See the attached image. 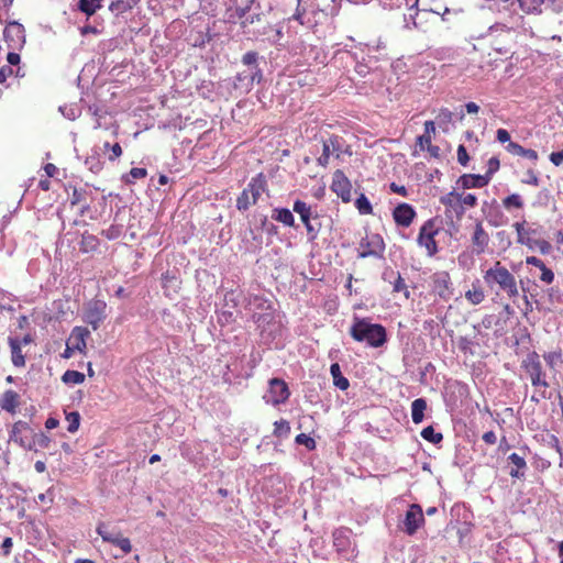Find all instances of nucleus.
<instances>
[{"label": "nucleus", "instance_id": "obj_48", "mask_svg": "<svg viewBox=\"0 0 563 563\" xmlns=\"http://www.w3.org/2000/svg\"><path fill=\"white\" fill-rule=\"evenodd\" d=\"M112 544L118 547L124 554H128L132 551L131 541L122 534L117 538Z\"/></svg>", "mask_w": 563, "mask_h": 563}, {"label": "nucleus", "instance_id": "obj_49", "mask_svg": "<svg viewBox=\"0 0 563 563\" xmlns=\"http://www.w3.org/2000/svg\"><path fill=\"white\" fill-rule=\"evenodd\" d=\"M457 202H461L466 207L473 208L477 205V197L474 194L460 192Z\"/></svg>", "mask_w": 563, "mask_h": 563}, {"label": "nucleus", "instance_id": "obj_11", "mask_svg": "<svg viewBox=\"0 0 563 563\" xmlns=\"http://www.w3.org/2000/svg\"><path fill=\"white\" fill-rule=\"evenodd\" d=\"M294 212L298 213L305 228L307 230V234L309 239L312 241L318 236L319 228L314 227L311 223L312 218V209L309 205H307L302 200H296L292 205Z\"/></svg>", "mask_w": 563, "mask_h": 563}, {"label": "nucleus", "instance_id": "obj_1", "mask_svg": "<svg viewBox=\"0 0 563 563\" xmlns=\"http://www.w3.org/2000/svg\"><path fill=\"white\" fill-rule=\"evenodd\" d=\"M484 283L496 297L515 299L519 296V288L514 274L500 262H495L483 275Z\"/></svg>", "mask_w": 563, "mask_h": 563}, {"label": "nucleus", "instance_id": "obj_13", "mask_svg": "<svg viewBox=\"0 0 563 563\" xmlns=\"http://www.w3.org/2000/svg\"><path fill=\"white\" fill-rule=\"evenodd\" d=\"M342 153V142L339 136H331L323 141L322 154L318 158V164L322 167H327L331 156L340 157Z\"/></svg>", "mask_w": 563, "mask_h": 563}, {"label": "nucleus", "instance_id": "obj_53", "mask_svg": "<svg viewBox=\"0 0 563 563\" xmlns=\"http://www.w3.org/2000/svg\"><path fill=\"white\" fill-rule=\"evenodd\" d=\"M531 249H538L542 254H547L551 250V244L545 240H536L533 245H530Z\"/></svg>", "mask_w": 563, "mask_h": 563}, {"label": "nucleus", "instance_id": "obj_26", "mask_svg": "<svg viewBox=\"0 0 563 563\" xmlns=\"http://www.w3.org/2000/svg\"><path fill=\"white\" fill-rule=\"evenodd\" d=\"M90 332L87 328L76 327L73 329L70 339L75 341L73 349L84 352L86 349V339Z\"/></svg>", "mask_w": 563, "mask_h": 563}, {"label": "nucleus", "instance_id": "obj_33", "mask_svg": "<svg viewBox=\"0 0 563 563\" xmlns=\"http://www.w3.org/2000/svg\"><path fill=\"white\" fill-rule=\"evenodd\" d=\"M389 275L390 276L396 275V279L393 283V291L394 292H404V296L406 297V299H408L410 297V291L408 290V287L404 280V278L401 277V275L399 273H395L393 271L389 273ZM387 277H388V274L385 273L384 279L387 280Z\"/></svg>", "mask_w": 563, "mask_h": 563}, {"label": "nucleus", "instance_id": "obj_2", "mask_svg": "<svg viewBox=\"0 0 563 563\" xmlns=\"http://www.w3.org/2000/svg\"><path fill=\"white\" fill-rule=\"evenodd\" d=\"M261 59L264 60V57L255 51H249L242 56L241 63L246 69L239 71L232 79L233 89L239 95H247L254 84H261L264 79L263 69L260 67Z\"/></svg>", "mask_w": 563, "mask_h": 563}, {"label": "nucleus", "instance_id": "obj_31", "mask_svg": "<svg viewBox=\"0 0 563 563\" xmlns=\"http://www.w3.org/2000/svg\"><path fill=\"white\" fill-rule=\"evenodd\" d=\"M496 201L492 202L484 201L482 206V212L486 216L488 222L495 227L499 225V222L496 220L497 217H501L497 207H495Z\"/></svg>", "mask_w": 563, "mask_h": 563}, {"label": "nucleus", "instance_id": "obj_4", "mask_svg": "<svg viewBox=\"0 0 563 563\" xmlns=\"http://www.w3.org/2000/svg\"><path fill=\"white\" fill-rule=\"evenodd\" d=\"M522 365L533 387L545 389L550 386L541 356L537 352L529 353Z\"/></svg>", "mask_w": 563, "mask_h": 563}, {"label": "nucleus", "instance_id": "obj_55", "mask_svg": "<svg viewBox=\"0 0 563 563\" xmlns=\"http://www.w3.org/2000/svg\"><path fill=\"white\" fill-rule=\"evenodd\" d=\"M540 269H541L540 279L547 284H551L554 279V273L550 268H548L545 266V264Z\"/></svg>", "mask_w": 563, "mask_h": 563}, {"label": "nucleus", "instance_id": "obj_32", "mask_svg": "<svg viewBox=\"0 0 563 563\" xmlns=\"http://www.w3.org/2000/svg\"><path fill=\"white\" fill-rule=\"evenodd\" d=\"M136 0H112L109 9L115 15L122 14L133 8Z\"/></svg>", "mask_w": 563, "mask_h": 563}, {"label": "nucleus", "instance_id": "obj_44", "mask_svg": "<svg viewBox=\"0 0 563 563\" xmlns=\"http://www.w3.org/2000/svg\"><path fill=\"white\" fill-rule=\"evenodd\" d=\"M290 433V424L288 421L282 419L274 423V434L279 438H286Z\"/></svg>", "mask_w": 563, "mask_h": 563}, {"label": "nucleus", "instance_id": "obj_62", "mask_svg": "<svg viewBox=\"0 0 563 563\" xmlns=\"http://www.w3.org/2000/svg\"><path fill=\"white\" fill-rule=\"evenodd\" d=\"M417 143L421 150H427L431 144V135H420L417 137Z\"/></svg>", "mask_w": 563, "mask_h": 563}, {"label": "nucleus", "instance_id": "obj_40", "mask_svg": "<svg viewBox=\"0 0 563 563\" xmlns=\"http://www.w3.org/2000/svg\"><path fill=\"white\" fill-rule=\"evenodd\" d=\"M308 1L297 0V8L291 19L298 21L301 25L308 24L309 21H306L307 5Z\"/></svg>", "mask_w": 563, "mask_h": 563}, {"label": "nucleus", "instance_id": "obj_37", "mask_svg": "<svg viewBox=\"0 0 563 563\" xmlns=\"http://www.w3.org/2000/svg\"><path fill=\"white\" fill-rule=\"evenodd\" d=\"M62 380L65 383V384H73V385H79L81 383H84L85 380V375L78 371H74V369H67L63 376H62Z\"/></svg>", "mask_w": 563, "mask_h": 563}, {"label": "nucleus", "instance_id": "obj_8", "mask_svg": "<svg viewBox=\"0 0 563 563\" xmlns=\"http://www.w3.org/2000/svg\"><path fill=\"white\" fill-rule=\"evenodd\" d=\"M290 396L289 388L287 384L280 378H272L269 380V388L267 394L264 396V399L267 404L273 406H278L288 400Z\"/></svg>", "mask_w": 563, "mask_h": 563}, {"label": "nucleus", "instance_id": "obj_10", "mask_svg": "<svg viewBox=\"0 0 563 563\" xmlns=\"http://www.w3.org/2000/svg\"><path fill=\"white\" fill-rule=\"evenodd\" d=\"M438 231L434 229V223L432 220H428L420 228L419 235L417 242L419 246L424 247L427 250L428 256H434L438 253V244L434 239Z\"/></svg>", "mask_w": 563, "mask_h": 563}, {"label": "nucleus", "instance_id": "obj_38", "mask_svg": "<svg viewBox=\"0 0 563 563\" xmlns=\"http://www.w3.org/2000/svg\"><path fill=\"white\" fill-rule=\"evenodd\" d=\"M417 4L418 0L409 8V12L404 15V29L406 30H413V23L418 22Z\"/></svg>", "mask_w": 563, "mask_h": 563}, {"label": "nucleus", "instance_id": "obj_60", "mask_svg": "<svg viewBox=\"0 0 563 563\" xmlns=\"http://www.w3.org/2000/svg\"><path fill=\"white\" fill-rule=\"evenodd\" d=\"M550 162L555 166L561 165L563 163V150L558 151V152H552L550 154Z\"/></svg>", "mask_w": 563, "mask_h": 563}, {"label": "nucleus", "instance_id": "obj_20", "mask_svg": "<svg viewBox=\"0 0 563 563\" xmlns=\"http://www.w3.org/2000/svg\"><path fill=\"white\" fill-rule=\"evenodd\" d=\"M434 289L441 298L450 295L451 278L449 273L440 272L433 276Z\"/></svg>", "mask_w": 563, "mask_h": 563}, {"label": "nucleus", "instance_id": "obj_45", "mask_svg": "<svg viewBox=\"0 0 563 563\" xmlns=\"http://www.w3.org/2000/svg\"><path fill=\"white\" fill-rule=\"evenodd\" d=\"M66 420L68 422L67 431L74 433L78 430L80 424V415L77 411L66 413Z\"/></svg>", "mask_w": 563, "mask_h": 563}, {"label": "nucleus", "instance_id": "obj_30", "mask_svg": "<svg viewBox=\"0 0 563 563\" xmlns=\"http://www.w3.org/2000/svg\"><path fill=\"white\" fill-rule=\"evenodd\" d=\"M49 443L51 439L44 432L34 433L29 441V445H31V448H27L26 450L36 452L40 449H47Z\"/></svg>", "mask_w": 563, "mask_h": 563}, {"label": "nucleus", "instance_id": "obj_57", "mask_svg": "<svg viewBox=\"0 0 563 563\" xmlns=\"http://www.w3.org/2000/svg\"><path fill=\"white\" fill-rule=\"evenodd\" d=\"M505 148L508 153L520 156L525 147H522L520 144L516 142H509Z\"/></svg>", "mask_w": 563, "mask_h": 563}, {"label": "nucleus", "instance_id": "obj_47", "mask_svg": "<svg viewBox=\"0 0 563 563\" xmlns=\"http://www.w3.org/2000/svg\"><path fill=\"white\" fill-rule=\"evenodd\" d=\"M295 442L299 445L306 446L308 450H313L316 448V441L306 433H299L296 437Z\"/></svg>", "mask_w": 563, "mask_h": 563}, {"label": "nucleus", "instance_id": "obj_27", "mask_svg": "<svg viewBox=\"0 0 563 563\" xmlns=\"http://www.w3.org/2000/svg\"><path fill=\"white\" fill-rule=\"evenodd\" d=\"M272 218L286 227H295L294 214L287 208H275Z\"/></svg>", "mask_w": 563, "mask_h": 563}, {"label": "nucleus", "instance_id": "obj_56", "mask_svg": "<svg viewBox=\"0 0 563 563\" xmlns=\"http://www.w3.org/2000/svg\"><path fill=\"white\" fill-rule=\"evenodd\" d=\"M211 40L210 30L209 27L206 29V33H199V36L195 38L194 45L195 46H203L207 42Z\"/></svg>", "mask_w": 563, "mask_h": 563}, {"label": "nucleus", "instance_id": "obj_64", "mask_svg": "<svg viewBox=\"0 0 563 563\" xmlns=\"http://www.w3.org/2000/svg\"><path fill=\"white\" fill-rule=\"evenodd\" d=\"M20 54H18L15 51L12 49V52H9L7 55V62L9 63L10 67L18 65L20 63Z\"/></svg>", "mask_w": 563, "mask_h": 563}, {"label": "nucleus", "instance_id": "obj_58", "mask_svg": "<svg viewBox=\"0 0 563 563\" xmlns=\"http://www.w3.org/2000/svg\"><path fill=\"white\" fill-rule=\"evenodd\" d=\"M496 139L500 143H509L510 141V134L506 129H498L496 132Z\"/></svg>", "mask_w": 563, "mask_h": 563}, {"label": "nucleus", "instance_id": "obj_28", "mask_svg": "<svg viewBox=\"0 0 563 563\" xmlns=\"http://www.w3.org/2000/svg\"><path fill=\"white\" fill-rule=\"evenodd\" d=\"M330 374L333 378V384L341 390H346L350 386L349 379L341 373V367L338 363H333L330 366Z\"/></svg>", "mask_w": 563, "mask_h": 563}, {"label": "nucleus", "instance_id": "obj_19", "mask_svg": "<svg viewBox=\"0 0 563 563\" xmlns=\"http://www.w3.org/2000/svg\"><path fill=\"white\" fill-rule=\"evenodd\" d=\"M434 14H440V8L417 9L418 22L413 23L415 30L427 32L431 18H434Z\"/></svg>", "mask_w": 563, "mask_h": 563}, {"label": "nucleus", "instance_id": "obj_36", "mask_svg": "<svg viewBox=\"0 0 563 563\" xmlns=\"http://www.w3.org/2000/svg\"><path fill=\"white\" fill-rule=\"evenodd\" d=\"M355 208L362 216L371 214L373 212V207L368 198L361 194L355 200Z\"/></svg>", "mask_w": 563, "mask_h": 563}, {"label": "nucleus", "instance_id": "obj_9", "mask_svg": "<svg viewBox=\"0 0 563 563\" xmlns=\"http://www.w3.org/2000/svg\"><path fill=\"white\" fill-rule=\"evenodd\" d=\"M3 36L10 49L19 51L25 44L24 26L18 21H11L7 24Z\"/></svg>", "mask_w": 563, "mask_h": 563}, {"label": "nucleus", "instance_id": "obj_21", "mask_svg": "<svg viewBox=\"0 0 563 563\" xmlns=\"http://www.w3.org/2000/svg\"><path fill=\"white\" fill-rule=\"evenodd\" d=\"M20 396L14 390H7L0 398V408L10 413H15L19 406Z\"/></svg>", "mask_w": 563, "mask_h": 563}, {"label": "nucleus", "instance_id": "obj_61", "mask_svg": "<svg viewBox=\"0 0 563 563\" xmlns=\"http://www.w3.org/2000/svg\"><path fill=\"white\" fill-rule=\"evenodd\" d=\"M522 181L528 185L538 186L539 178H538L537 174L530 169L527 172V178L523 179Z\"/></svg>", "mask_w": 563, "mask_h": 563}, {"label": "nucleus", "instance_id": "obj_17", "mask_svg": "<svg viewBox=\"0 0 563 563\" xmlns=\"http://www.w3.org/2000/svg\"><path fill=\"white\" fill-rule=\"evenodd\" d=\"M31 431L30 426L25 421H16L10 431V441L18 443L21 448L27 449L30 439L24 435L25 432Z\"/></svg>", "mask_w": 563, "mask_h": 563}, {"label": "nucleus", "instance_id": "obj_34", "mask_svg": "<svg viewBox=\"0 0 563 563\" xmlns=\"http://www.w3.org/2000/svg\"><path fill=\"white\" fill-rule=\"evenodd\" d=\"M102 0H79L78 8L87 15H92L99 8H101Z\"/></svg>", "mask_w": 563, "mask_h": 563}, {"label": "nucleus", "instance_id": "obj_29", "mask_svg": "<svg viewBox=\"0 0 563 563\" xmlns=\"http://www.w3.org/2000/svg\"><path fill=\"white\" fill-rule=\"evenodd\" d=\"M426 408L427 401L423 398H417L411 402V419L413 423L422 422Z\"/></svg>", "mask_w": 563, "mask_h": 563}, {"label": "nucleus", "instance_id": "obj_14", "mask_svg": "<svg viewBox=\"0 0 563 563\" xmlns=\"http://www.w3.org/2000/svg\"><path fill=\"white\" fill-rule=\"evenodd\" d=\"M424 521L422 509L419 505L413 504L406 512L404 520V530L408 536L417 532L421 523Z\"/></svg>", "mask_w": 563, "mask_h": 563}, {"label": "nucleus", "instance_id": "obj_18", "mask_svg": "<svg viewBox=\"0 0 563 563\" xmlns=\"http://www.w3.org/2000/svg\"><path fill=\"white\" fill-rule=\"evenodd\" d=\"M489 183V177L477 174H464L457 179V185L463 189L483 188Z\"/></svg>", "mask_w": 563, "mask_h": 563}, {"label": "nucleus", "instance_id": "obj_6", "mask_svg": "<svg viewBox=\"0 0 563 563\" xmlns=\"http://www.w3.org/2000/svg\"><path fill=\"white\" fill-rule=\"evenodd\" d=\"M385 252V242L383 238L378 233H369L366 234L360 241V251L358 257H375V258H384Z\"/></svg>", "mask_w": 563, "mask_h": 563}, {"label": "nucleus", "instance_id": "obj_24", "mask_svg": "<svg viewBox=\"0 0 563 563\" xmlns=\"http://www.w3.org/2000/svg\"><path fill=\"white\" fill-rule=\"evenodd\" d=\"M254 0H235L236 13L240 18H244L242 25L245 27L249 23H254V20H260V15H246Z\"/></svg>", "mask_w": 563, "mask_h": 563}, {"label": "nucleus", "instance_id": "obj_15", "mask_svg": "<svg viewBox=\"0 0 563 563\" xmlns=\"http://www.w3.org/2000/svg\"><path fill=\"white\" fill-rule=\"evenodd\" d=\"M416 217L415 208L406 202L399 203L393 211V218L397 225L408 228Z\"/></svg>", "mask_w": 563, "mask_h": 563}, {"label": "nucleus", "instance_id": "obj_50", "mask_svg": "<svg viewBox=\"0 0 563 563\" xmlns=\"http://www.w3.org/2000/svg\"><path fill=\"white\" fill-rule=\"evenodd\" d=\"M104 151H110L109 159L114 161L115 158L120 157L122 154V148L119 143H114L113 145H110L109 142H106L103 144Z\"/></svg>", "mask_w": 563, "mask_h": 563}, {"label": "nucleus", "instance_id": "obj_12", "mask_svg": "<svg viewBox=\"0 0 563 563\" xmlns=\"http://www.w3.org/2000/svg\"><path fill=\"white\" fill-rule=\"evenodd\" d=\"M331 189L342 199L343 202L351 201L352 185L342 170L338 169L334 172Z\"/></svg>", "mask_w": 563, "mask_h": 563}, {"label": "nucleus", "instance_id": "obj_42", "mask_svg": "<svg viewBox=\"0 0 563 563\" xmlns=\"http://www.w3.org/2000/svg\"><path fill=\"white\" fill-rule=\"evenodd\" d=\"M465 298L472 303V305H479L484 298V291L479 288L473 285V289H470L465 292Z\"/></svg>", "mask_w": 563, "mask_h": 563}, {"label": "nucleus", "instance_id": "obj_16", "mask_svg": "<svg viewBox=\"0 0 563 563\" xmlns=\"http://www.w3.org/2000/svg\"><path fill=\"white\" fill-rule=\"evenodd\" d=\"M471 240L473 245V252L476 255H481L486 251L489 243V235L485 231L481 221L476 222Z\"/></svg>", "mask_w": 563, "mask_h": 563}, {"label": "nucleus", "instance_id": "obj_43", "mask_svg": "<svg viewBox=\"0 0 563 563\" xmlns=\"http://www.w3.org/2000/svg\"><path fill=\"white\" fill-rule=\"evenodd\" d=\"M454 113L448 108H442L439 110L435 120L439 125L443 129H446V125L453 121Z\"/></svg>", "mask_w": 563, "mask_h": 563}, {"label": "nucleus", "instance_id": "obj_39", "mask_svg": "<svg viewBox=\"0 0 563 563\" xmlns=\"http://www.w3.org/2000/svg\"><path fill=\"white\" fill-rule=\"evenodd\" d=\"M421 437L428 442H431L433 444H438L442 441L443 435L441 432H437L432 426H429L424 428L421 431Z\"/></svg>", "mask_w": 563, "mask_h": 563}, {"label": "nucleus", "instance_id": "obj_23", "mask_svg": "<svg viewBox=\"0 0 563 563\" xmlns=\"http://www.w3.org/2000/svg\"><path fill=\"white\" fill-rule=\"evenodd\" d=\"M96 532L101 537L103 542L111 544L121 536V532L117 528H110V526L103 521L97 525Z\"/></svg>", "mask_w": 563, "mask_h": 563}, {"label": "nucleus", "instance_id": "obj_54", "mask_svg": "<svg viewBox=\"0 0 563 563\" xmlns=\"http://www.w3.org/2000/svg\"><path fill=\"white\" fill-rule=\"evenodd\" d=\"M460 192L452 190L448 195L441 198V202L445 206L453 207L454 201H457Z\"/></svg>", "mask_w": 563, "mask_h": 563}, {"label": "nucleus", "instance_id": "obj_51", "mask_svg": "<svg viewBox=\"0 0 563 563\" xmlns=\"http://www.w3.org/2000/svg\"><path fill=\"white\" fill-rule=\"evenodd\" d=\"M500 163L498 157L493 156L487 162V170L484 174V176H488L489 180L492 179V176L499 169Z\"/></svg>", "mask_w": 563, "mask_h": 563}, {"label": "nucleus", "instance_id": "obj_52", "mask_svg": "<svg viewBox=\"0 0 563 563\" xmlns=\"http://www.w3.org/2000/svg\"><path fill=\"white\" fill-rule=\"evenodd\" d=\"M456 154H457V162L462 166H466L470 161V156L467 154L466 147L463 144L459 145Z\"/></svg>", "mask_w": 563, "mask_h": 563}, {"label": "nucleus", "instance_id": "obj_46", "mask_svg": "<svg viewBox=\"0 0 563 563\" xmlns=\"http://www.w3.org/2000/svg\"><path fill=\"white\" fill-rule=\"evenodd\" d=\"M542 358L549 368L555 369L556 365L561 362V353L548 352L543 354Z\"/></svg>", "mask_w": 563, "mask_h": 563}, {"label": "nucleus", "instance_id": "obj_22", "mask_svg": "<svg viewBox=\"0 0 563 563\" xmlns=\"http://www.w3.org/2000/svg\"><path fill=\"white\" fill-rule=\"evenodd\" d=\"M508 462L514 465V467L509 471V475L514 478H522L525 476V470L527 468L525 457L517 453H511L508 456Z\"/></svg>", "mask_w": 563, "mask_h": 563}, {"label": "nucleus", "instance_id": "obj_3", "mask_svg": "<svg viewBox=\"0 0 563 563\" xmlns=\"http://www.w3.org/2000/svg\"><path fill=\"white\" fill-rule=\"evenodd\" d=\"M350 335L357 342H365L371 347H380L387 342L385 327L372 323L366 318L355 317L350 328Z\"/></svg>", "mask_w": 563, "mask_h": 563}, {"label": "nucleus", "instance_id": "obj_41", "mask_svg": "<svg viewBox=\"0 0 563 563\" xmlns=\"http://www.w3.org/2000/svg\"><path fill=\"white\" fill-rule=\"evenodd\" d=\"M503 206L507 210H511L512 208L521 209L523 207V200L520 195L511 194L503 200Z\"/></svg>", "mask_w": 563, "mask_h": 563}, {"label": "nucleus", "instance_id": "obj_35", "mask_svg": "<svg viewBox=\"0 0 563 563\" xmlns=\"http://www.w3.org/2000/svg\"><path fill=\"white\" fill-rule=\"evenodd\" d=\"M522 11L527 13L541 12L544 0H517Z\"/></svg>", "mask_w": 563, "mask_h": 563}, {"label": "nucleus", "instance_id": "obj_7", "mask_svg": "<svg viewBox=\"0 0 563 563\" xmlns=\"http://www.w3.org/2000/svg\"><path fill=\"white\" fill-rule=\"evenodd\" d=\"M107 318V303L96 299L87 303L84 312V321L97 330Z\"/></svg>", "mask_w": 563, "mask_h": 563}, {"label": "nucleus", "instance_id": "obj_5", "mask_svg": "<svg viewBox=\"0 0 563 563\" xmlns=\"http://www.w3.org/2000/svg\"><path fill=\"white\" fill-rule=\"evenodd\" d=\"M265 179L262 174L252 178L249 185L243 189L241 195L236 199V208L240 211L247 210L252 205H255L261 197V195L265 191Z\"/></svg>", "mask_w": 563, "mask_h": 563}, {"label": "nucleus", "instance_id": "obj_59", "mask_svg": "<svg viewBox=\"0 0 563 563\" xmlns=\"http://www.w3.org/2000/svg\"><path fill=\"white\" fill-rule=\"evenodd\" d=\"M147 172L145 168L134 167L130 170L129 176L133 179H141L146 177Z\"/></svg>", "mask_w": 563, "mask_h": 563}, {"label": "nucleus", "instance_id": "obj_63", "mask_svg": "<svg viewBox=\"0 0 563 563\" xmlns=\"http://www.w3.org/2000/svg\"><path fill=\"white\" fill-rule=\"evenodd\" d=\"M13 75V69L10 66L0 68V84H4L7 78Z\"/></svg>", "mask_w": 563, "mask_h": 563}, {"label": "nucleus", "instance_id": "obj_25", "mask_svg": "<svg viewBox=\"0 0 563 563\" xmlns=\"http://www.w3.org/2000/svg\"><path fill=\"white\" fill-rule=\"evenodd\" d=\"M9 345L11 349L12 363L16 367L25 365V358L21 350V341L18 338H9Z\"/></svg>", "mask_w": 563, "mask_h": 563}]
</instances>
